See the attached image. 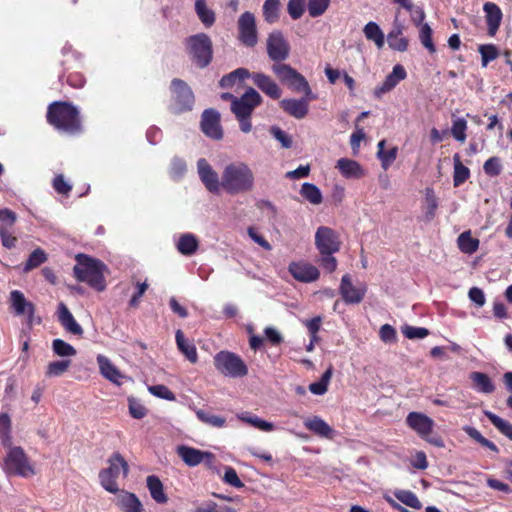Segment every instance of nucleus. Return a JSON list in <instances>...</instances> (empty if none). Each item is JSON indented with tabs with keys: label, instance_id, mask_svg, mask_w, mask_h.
I'll return each instance as SVG.
<instances>
[{
	"label": "nucleus",
	"instance_id": "nucleus-26",
	"mask_svg": "<svg viewBox=\"0 0 512 512\" xmlns=\"http://www.w3.org/2000/svg\"><path fill=\"white\" fill-rule=\"evenodd\" d=\"M116 505L124 512H142L143 506L134 493L120 491L116 497Z\"/></svg>",
	"mask_w": 512,
	"mask_h": 512
},
{
	"label": "nucleus",
	"instance_id": "nucleus-58",
	"mask_svg": "<svg viewBox=\"0 0 512 512\" xmlns=\"http://www.w3.org/2000/svg\"><path fill=\"white\" fill-rule=\"evenodd\" d=\"M187 166L186 162L179 158L175 157L171 161V167H170V175L173 179H180L184 176L186 173Z\"/></svg>",
	"mask_w": 512,
	"mask_h": 512
},
{
	"label": "nucleus",
	"instance_id": "nucleus-56",
	"mask_svg": "<svg viewBox=\"0 0 512 512\" xmlns=\"http://www.w3.org/2000/svg\"><path fill=\"white\" fill-rule=\"evenodd\" d=\"M17 220V215L14 211L3 208L0 209V227L5 230H10Z\"/></svg>",
	"mask_w": 512,
	"mask_h": 512
},
{
	"label": "nucleus",
	"instance_id": "nucleus-20",
	"mask_svg": "<svg viewBox=\"0 0 512 512\" xmlns=\"http://www.w3.org/2000/svg\"><path fill=\"white\" fill-rule=\"evenodd\" d=\"M406 76L407 73L404 67L400 64L395 65L392 72L386 76L383 83L376 87L374 91L375 96L380 98L383 94L388 93L394 89L400 81L404 80Z\"/></svg>",
	"mask_w": 512,
	"mask_h": 512
},
{
	"label": "nucleus",
	"instance_id": "nucleus-6",
	"mask_svg": "<svg viewBox=\"0 0 512 512\" xmlns=\"http://www.w3.org/2000/svg\"><path fill=\"white\" fill-rule=\"evenodd\" d=\"M189 55L199 68L207 67L213 57L212 41L205 33H198L186 40Z\"/></svg>",
	"mask_w": 512,
	"mask_h": 512
},
{
	"label": "nucleus",
	"instance_id": "nucleus-64",
	"mask_svg": "<svg viewBox=\"0 0 512 512\" xmlns=\"http://www.w3.org/2000/svg\"><path fill=\"white\" fill-rule=\"evenodd\" d=\"M129 412L135 419H142L147 414V409L136 399L129 398Z\"/></svg>",
	"mask_w": 512,
	"mask_h": 512
},
{
	"label": "nucleus",
	"instance_id": "nucleus-15",
	"mask_svg": "<svg viewBox=\"0 0 512 512\" xmlns=\"http://www.w3.org/2000/svg\"><path fill=\"white\" fill-rule=\"evenodd\" d=\"M315 245L319 253L338 252L341 242L336 231L327 226H320L315 233Z\"/></svg>",
	"mask_w": 512,
	"mask_h": 512
},
{
	"label": "nucleus",
	"instance_id": "nucleus-50",
	"mask_svg": "<svg viewBox=\"0 0 512 512\" xmlns=\"http://www.w3.org/2000/svg\"><path fill=\"white\" fill-rule=\"evenodd\" d=\"M467 121L464 118H456L452 122L451 134L460 143L466 141Z\"/></svg>",
	"mask_w": 512,
	"mask_h": 512
},
{
	"label": "nucleus",
	"instance_id": "nucleus-23",
	"mask_svg": "<svg viewBox=\"0 0 512 512\" xmlns=\"http://www.w3.org/2000/svg\"><path fill=\"white\" fill-rule=\"evenodd\" d=\"M58 320L62 327L70 334L82 336L83 328L81 325L75 320L72 313L69 311L67 306L64 303H60L58 305Z\"/></svg>",
	"mask_w": 512,
	"mask_h": 512
},
{
	"label": "nucleus",
	"instance_id": "nucleus-41",
	"mask_svg": "<svg viewBox=\"0 0 512 512\" xmlns=\"http://www.w3.org/2000/svg\"><path fill=\"white\" fill-rule=\"evenodd\" d=\"M280 5V0H265L262 11L266 22L273 24L278 21Z\"/></svg>",
	"mask_w": 512,
	"mask_h": 512
},
{
	"label": "nucleus",
	"instance_id": "nucleus-36",
	"mask_svg": "<svg viewBox=\"0 0 512 512\" xmlns=\"http://www.w3.org/2000/svg\"><path fill=\"white\" fill-rule=\"evenodd\" d=\"M457 244L461 252L465 254H473L479 248V240L471 236L470 231L462 232L457 238Z\"/></svg>",
	"mask_w": 512,
	"mask_h": 512
},
{
	"label": "nucleus",
	"instance_id": "nucleus-59",
	"mask_svg": "<svg viewBox=\"0 0 512 512\" xmlns=\"http://www.w3.org/2000/svg\"><path fill=\"white\" fill-rule=\"evenodd\" d=\"M484 172L489 176H498L502 171V165L498 157H490L483 165Z\"/></svg>",
	"mask_w": 512,
	"mask_h": 512
},
{
	"label": "nucleus",
	"instance_id": "nucleus-25",
	"mask_svg": "<svg viewBox=\"0 0 512 512\" xmlns=\"http://www.w3.org/2000/svg\"><path fill=\"white\" fill-rule=\"evenodd\" d=\"M304 426L309 431L323 438L333 439L335 435V431L333 430V428L318 416L307 418L304 421Z\"/></svg>",
	"mask_w": 512,
	"mask_h": 512
},
{
	"label": "nucleus",
	"instance_id": "nucleus-45",
	"mask_svg": "<svg viewBox=\"0 0 512 512\" xmlns=\"http://www.w3.org/2000/svg\"><path fill=\"white\" fill-rule=\"evenodd\" d=\"M196 416L201 422L211 427L222 428L226 424V419L224 417L211 414L202 409L196 410Z\"/></svg>",
	"mask_w": 512,
	"mask_h": 512
},
{
	"label": "nucleus",
	"instance_id": "nucleus-52",
	"mask_svg": "<svg viewBox=\"0 0 512 512\" xmlns=\"http://www.w3.org/2000/svg\"><path fill=\"white\" fill-rule=\"evenodd\" d=\"M478 51L481 55L482 67H486L489 62L495 60L499 55L497 47L493 44L480 45Z\"/></svg>",
	"mask_w": 512,
	"mask_h": 512
},
{
	"label": "nucleus",
	"instance_id": "nucleus-54",
	"mask_svg": "<svg viewBox=\"0 0 512 512\" xmlns=\"http://www.w3.org/2000/svg\"><path fill=\"white\" fill-rule=\"evenodd\" d=\"M419 38L422 45L427 48L430 53H434L436 51L435 45L432 41V29L428 23L421 25Z\"/></svg>",
	"mask_w": 512,
	"mask_h": 512
},
{
	"label": "nucleus",
	"instance_id": "nucleus-60",
	"mask_svg": "<svg viewBox=\"0 0 512 512\" xmlns=\"http://www.w3.org/2000/svg\"><path fill=\"white\" fill-rule=\"evenodd\" d=\"M335 252L320 253L319 263L327 272H334L337 268V260L333 256Z\"/></svg>",
	"mask_w": 512,
	"mask_h": 512
},
{
	"label": "nucleus",
	"instance_id": "nucleus-43",
	"mask_svg": "<svg viewBox=\"0 0 512 512\" xmlns=\"http://www.w3.org/2000/svg\"><path fill=\"white\" fill-rule=\"evenodd\" d=\"M463 431L483 447H486L495 453L499 452L498 447L492 441L485 438L475 427L466 425L463 427Z\"/></svg>",
	"mask_w": 512,
	"mask_h": 512
},
{
	"label": "nucleus",
	"instance_id": "nucleus-24",
	"mask_svg": "<svg viewBox=\"0 0 512 512\" xmlns=\"http://www.w3.org/2000/svg\"><path fill=\"white\" fill-rule=\"evenodd\" d=\"M336 168L340 171L341 175L347 179H359L365 175L364 169L361 165L349 158H340L336 163Z\"/></svg>",
	"mask_w": 512,
	"mask_h": 512
},
{
	"label": "nucleus",
	"instance_id": "nucleus-49",
	"mask_svg": "<svg viewBox=\"0 0 512 512\" xmlns=\"http://www.w3.org/2000/svg\"><path fill=\"white\" fill-rule=\"evenodd\" d=\"M52 350L59 357H72L77 354L76 349L62 339L52 341Z\"/></svg>",
	"mask_w": 512,
	"mask_h": 512
},
{
	"label": "nucleus",
	"instance_id": "nucleus-62",
	"mask_svg": "<svg viewBox=\"0 0 512 512\" xmlns=\"http://www.w3.org/2000/svg\"><path fill=\"white\" fill-rule=\"evenodd\" d=\"M271 135L281 143L283 148H290L292 146V138L278 126L270 128Z\"/></svg>",
	"mask_w": 512,
	"mask_h": 512
},
{
	"label": "nucleus",
	"instance_id": "nucleus-14",
	"mask_svg": "<svg viewBox=\"0 0 512 512\" xmlns=\"http://www.w3.org/2000/svg\"><path fill=\"white\" fill-rule=\"evenodd\" d=\"M197 172L201 182L210 193H220L221 189H223L222 179L219 180L218 173L205 158L198 159Z\"/></svg>",
	"mask_w": 512,
	"mask_h": 512
},
{
	"label": "nucleus",
	"instance_id": "nucleus-29",
	"mask_svg": "<svg viewBox=\"0 0 512 512\" xmlns=\"http://www.w3.org/2000/svg\"><path fill=\"white\" fill-rule=\"evenodd\" d=\"M287 86L296 93H303L308 99H317L306 78L298 71L287 83Z\"/></svg>",
	"mask_w": 512,
	"mask_h": 512
},
{
	"label": "nucleus",
	"instance_id": "nucleus-48",
	"mask_svg": "<svg viewBox=\"0 0 512 512\" xmlns=\"http://www.w3.org/2000/svg\"><path fill=\"white\" fill-rule=\"evenodd\" d=\"M47 260V255L45 251L41 248L35 249L28 257L25 265L24 272H28L32 269L39 267Z\"/></svg>",
	"mask_w": 512,
	"mask_h": 512
},
{
	"label": "nucleus",
	"instance_id": "nucleus-37",
	"mask_svg": "<svg viewBox=\"0 0 512 512\" xmlns=\"http://www.w3.org/2000/svg\"><path fill=\"white\" fill-rule=\"evenodd\" d=\"M363 32L365 37L368 40L373 41L379 49L384 46V34L377 23L373 21L368 22L365 25Z\"/></svg>",
	"mask_w": 512,
	"mask_h": 512
},
{
	"label": "nucleus",
	"instance_id": "nucleus-34",
	"mask_svg": "<svg viewBox=\"0 0 512 512\" xmlns=\"http://www.w3.org/2000/svg\"><path fill=\"white\" fill-rule=\"evenodd\" d=\"M237 418L242 422H245L254 428H257L264 432H272L275 430V425L272 422L261 419L260 417L253 415L248 412H243L237 415Z\"/></svg>",
	"mask_w": 512,
	"mask_h": 512
},
{
	"label": "nucleus",
	"instance_id": "nucleus-40",
	"mask_svg": "<svg viewBox=\"0 0 512 512\" xmlns=\"http://www.w3.org/2000/svg\"><path fill=\"white\" fill-rule=\"evenodd\" d=\"M484 415L491 421V423L507 438L512 441V424L494 414L491 411L485 410Z\"/></svg>",
	"mask_w": 512,
	"mask_h": 512
},
{
	"label": "nucleus",
	"instance_id": "nucleus-12",
	"mask_svg": "<svg viewBox=\"0 0 512 512\" xmlns=\"http://www.w3.org/2000/svg\"><path fill=\"white\" fill-rule=\"evenodd\" d=\"M290 53V45L281 31H273L267 38V54L275 62L286 60Z\"/></svg>",
	"mask_w": 512,
	"mask_h": 512
},
{
	"label": "nucleus",
	"instance_id": "nucleus-4",
	"mask_svg": "<svg viewBox=\"0 0 512 512\" xmlns=\"http://www.w3.org/2000/svg\"><path fill=\"white\" fill-rule=\"evenodd\" d=\"M261 103V95L254 88L249 87L231 105V111L238 120L242 132L249 133L252 130L251 115Z\"/></svg>",
	"mask_w": 512,
	"mask_h": 512
},
{
	"label": "nucleus",
	"instance_id": "nucleus-35",
	"mask_svg": "<svg viewBox=\"0 0 512 512\" xmlns=\"http://www.w3.org/2000/svg\"><path fill=\"white\" fill-rule=\"evenodd\" d=\"M251 76L250 72L246 68H237L234 71L224 75L219 85L222 88H232L237 83H241L246 78H249Z\"/></svg>",
	"mask_w": 512,
	"mask_h": 512
},
{
	"label": "nucleus",
	"instance_id": "nucleus-53",
	"mask_svg": "<svg viewBox=\"0 0 512 512\" xmlns=\"http://www.w3.org/2000/svg\"><path fill=\"white\" fill-rule=\"evenodd\" d=\"M331 0H308L307 9L311 17L323 15L330 5Z\"/></svg>",
	"mask_w": 512,
	"mask_h": 512
},
{
	"label": "nucleus",
	"instance_id": "nucleus-33",
	"mask_svg": "<svg viewBox=\"0 0 512 512\" xmlns=\"http://www.w3.org/2000/svg\"><path fill=\"white\" fill-rule=\"evenodd\" d=\"M147 488L150 492L153 500L159 504H164L167 502L168 498L164 493L163 484L160 479L155 475H150L146 479Z\"/></svg>",
	"mask_w": 512,
	"mask_h": 512
},
{
	"label": "nucleus",
	"instance_id": "nucleus-1",
	"mask_svg": "<svg viewBox=\"0 0 512 512\" xmlns=\"http://www.w3.org/2000/svg\"><path fill=\"white\" fill-rule=\"evenodd\" d=\"M223 190L230 195L244 194L255 187V175L243 161L227 164L222 171Z\"/></svg>",
	"mask_w": 512,
	"mask_h": 512
},
{
	"label": "nucleus",
	"instance_id": "nucleus-17",
	"mask_svg": "<svg viewBox=\"0 0 512 512\" xmlns=\"http://www.w3.org/2000/svg\"><path fill=\"white\" fill-rule=\"evenodd\" d=\"M201 129L203 133L214 140L223 137V130L220 125V114L214 109H206L201 117Z\"/></svg>",
	"mask_w": 512,
	"mask_h": 512
},
{
	"label": "nucleus",
	"instance_id": "nucleus-7",
	"mask_svg": "<svg viewBox=\"0 0 512 512\" xmlns=\"http://www.w3.org/2000/svg\"><path fill=\"white\" fill-rule=\"evenodd\" d=\"M214 366L218 372L226 377L241 378L248 374V368L237 354L222 350L213 357Z\"/></svg>",
	"mask_w": 512,
	"mask_h": 512
},
{
	"label": "nucleus",
	"instance_id": "nucleus-28",
	"mask_svg": "<svg viewBox=\"0 0 512 512\" xmlns=\"http://www.w3.org/2000/svg\"><path fill=\"white\" fill-rule=\"evenodd\" d=\"M97 362L99 365L100 373L104 378L114 384L121 385V379L123 378L122 374L106 356L98 355Z\"/></svg>",
	"mask_w": 512,
	"mask_h": 512
},
{
	"label": "nucleus",
	"instance_id": "nucleus-13",
	"mask_svg": "<svg viewBox=\"0 0 512 512\" xmlns=\"http://www.w3.org/2000/svg\"><path fill=\"white\" fill-rule=\"evenodd\" d=\"M366 292V284L354 285L349 274L342 276L339 293L346 304H359L364 299Z\"/></svg>",
	"mask_w": 512,
	"mask_h": 512
},
{
	"label": "nucleus",
	"instance_id": "nucleus-63",
	"mask_svg": "<svg viewBox=\"0 0 512 512\" xmlns=\"http://www.w3.org/2000/svg\"><path fill=\"white\" fill-rule=\"evenodd\" d=\"M305 0H289L287 10L290 17L294 20L299 19L304 12Z\"/></svg>",
	"mask_w": 512,
	"mask_h": 512
},
{
	"label": "nucleus",
	"instance_id": "nucleus-51",
	"mask_svg": "<svg viewBox=\"0 0 512 512\" xmlns=\"http://www.w3.org/2000/svg\"><path fill=\"white\" fill-rule=\"evenodd\" d=\"M71 365L70 360H57L50 362L46 369L47 377H59L64 374Z\"/></svg>",
	"mask_w": 512,
	"mask_h": 512
},
{
	"label": "nucleus",
	"instance_id": "nucleus-16",
	"mask_svg": "<svg viewBox=\"0 0 512 512\" xmlns=\"http://www.w3.org/2000/svg\"><path fill=\"white\" fill-rule=\"evenodd\" d=\"M177 455L189 467H195L200 463L207 461L212 463L214 455L208 451H202L187 445H179L176 448Z\"/></svg>",
	"mask_w": 512,
	"mask_h": 512
},
{
	"label": "nucleus",
	"instance_id": "nucleus-61",
	"mask_svg": "<svg viewBox=\"0 0 512 512\" xmlns=\"http://www.w3.org/2000/svg\"><path fill=\"white\" fill-rule=\"evenodd\" d=\"M52 186L58 194L68 195L72 190V185L65 180L62 174L56 175L53 179Z\"/></svg>",
	"mask_w": 512,
	"mask_h": 512
},
{
	"label": "nucleus",
	"instance_id": "nucleus-32",
	"mask_svg": "<svg viewBox=\"0 0 512 512\" xmlns=\"http://www.w3.org/2000/svg\"><path fill=\"white\" fill-rule=\"evenodd\" d=\"M475 389L484 394H491L495 391V385L491 378L483 372H472L470 374Z\"/></svg>",
	"mask_w": 512,
	"mask_h": 512
},
{
	"label": "nucleus",
	"instance_id": "nucleus-2",
	"mask_svg": "<svg viewBox=\"0 0 512 512\" xmlns=\"http://www.w3.org/2000/svg\"><path fill=\"white\" fill-rule=\"evenodd\" d=\"M47 121L59 131L74 134L81 131L79 111L68 102L55 101L48 106Z\"/></svg>",
	"mask_w": 512,
	"mask_h": 512
},
{
	"label": "nucleus",
	"instance_id": "nucleus-55",
	"mask_svg": "<svg viewBox=\"0 0 512 512\" xmlns=\"http://www.w3.org/2000/svg\"><path fill=\"white\" fill-rule=\"evenodd\" d=\"M402 334L408 339H423L429 335V330L424 327L404 325L401 328Z\"/></svg>",
	"mask_w": 512,
	"mask_h": 512
},
{
	"label": "nucleus",
	"instance_id": "nucleus-9",
	"mask_svg": "<svg viewBox=\"0 0 512 512\" xmlns=\"http://www.w3.org/2000/svg\"><path fill=\"white\" fill-rule=\"evenodd\" d=\"M4 471L8 475L31 477L35 474L24 450L19 447L10 448L4 459Z\"/></svg>",
	"mask_w": 512,
	"mask_h": 512
},
{
	"label": "nucleus",
	"instance_id": "nucleus-27",
	"mask_svg": "<svg viewBox=\"0 0 512 512\" xmlns=\"http://www.w3.org/2000/svg\"><path fill=\"white\" fill-rule=\"evenodd\" d=\"M10 302L11 307L14 309L15 313L18 315L27 314L28 316H32L34 314L35 308L33 303L26 300L24 294L19 290H13L10 293Z\"/></svg>",
	"mask_w": 512,
	"mask_h": 512
},
{
	"label": "nucleus",
	"instance_id": "nucleus-38",
	"mask_svg": "<svg viewBox=\"0 0 512 512\" xmlns=\"http://www.w3.org/2000/svg\"><path fill=\"white\" fill-rule=\"evenodd\" d=\"M195 11L201 22L206 27H211L215 23V13L213 10L208 8L206 0H196Z\"/></svg>",
	"mask_w": 512,
	"mask_h": 512
},
{
	"label": "nucleus",
	"instance_id": "nucleus-5",
	"mask_svg": "<svg viewBox=\"0 0 512 512\" xmlns=\"http://www.w3.org/2000/svg\"><path fill=\"white\" fill-rule=\"evenodd\" d=\"M108 464V468L102 469L99 473L100 484L106 491L117 493L119 488L116 479L121 473L126 477L129 472V466L127 461L118 452L111 455L108 459Z\"/></svg>",
	"mask_w": 512,
	"mask_h": 512
},
{
	"label": "nucleus",
	"instance_id": "nucleus-22",
	"mask_svg": "<svg viewBox=\"0 0 512 512\" xmlns=\"http://www.w3.org/2000/svg\"><path fill=\"white\" fill-rule=\"evenodd\" d=\"M485 20L488 28V35L493 37L496 35L503 18V14L499 6L493 2H486L483 5Z\"/></svg>",
	"mask_w": 512,
	"mask_h": 512
},
{
	"label": "nucleus",
	"instance_id": "nucleus-44",
	"mask_svg": "<svg viewBox=\"0 0 512 512\" xmlns=\"http://www.w3.org/2000/svg\"><path fill=\"white\" fill-rule=\"evenodd\" d=\"M395 498L403 503L404 505L413 508V509H421L422 503L418 499L415 493L409 490H396L394 492Z\"/></svg>",
	"mask_w": 512,
	"mask_h": 512
},
{
	"label": "nucleus",
	"instance_id": "nucleus-42",
	"mask_svg": "<svg viewBox=\"0 0 512 512\" xmlns=\"http://www.w3.org/2000/svg\"><path fill=\"white\" fill-rule=\"evenodd\" d=\"M453 161H454L453 182H454V186L458 187L469 178L470 170L462 164L459 154H455L453 156Z\"/></svg>",
	"mask_w": 512,
	"mask_h": 512
},
{
	"label": "nucleus",
	"instance_id": "nucleus-3",
	"mask_svg": "<svg viewBox=\"0 0 512 512\" xmlns=\"http://www.w3.org/2000/svg\"><path fill=\"white\" fill-rule=\"evenodd\" d=\"M76 261L77 263L73 268L76 279L87 283L97 291L105 290L104 271L106 270V265L102 261L85 254H78Z\"/></svg>",
	"mask_w": 512,
	"mask_h": 512
},
{
	"label": "nucleus",
	"instance_id": "nucleus-39",
	"mask_svg": "<svg viewBox=\"0 0 512 512\" xmlns=\"http://www.w3.org/2000/svg\"><path fill=\"white\" fill-rule=\"evenodd\" d=\"M300 194L303 198L309 201L313 205H318L322 203L323 197L320 189L309 182H305L302 184Z\"/></svg>",
	"mask_w": 512,
	"mask_h": 512
},
{
	"label": "nucleus",
	"instance_id": "nucleus-18",
	"mask_svg": "<svg viewBox=\"0 0 512 512\" xmlns=\"http://www.w3.org/2000/svg\"><path fill=\"white\" fill-rule=\"evenodd\" d=\"M288 271L294 279L302 283L314 282L320 276L318 268L306 261L291 262Z\"/></svg>",
	"mask_w": 512,
	"mask_h": 512
},
{
	"label": "nucleus",
	"instance_id": "nucleus-10",
	"mask_svg": "<svg viewBox=\"0 0 512 512\" xmlns=\"http://www.w3.org/2000/svg\"><path fill=\"white\" fill-rule=\"evenodd\" d=\"M172 102L170 110L173 113H183L192 109L194 94L183 80L175 78L171 82Z\"/></svg>",
	"mask_w": 512,
	"mask_h": 512
},
{
	"label": "nucleus",
	"instance_id": "nucleus-46",
	"mask_svg": "<svg viewBox=\"0 0 512 512\" xmlns=\"http://www.w3.org/2000/svg\"><path fill=\"white\" fill-rule=\"evenodd\" d=\"M425 203V218L426 220L431 221L435 217V213L438 207L437 197L435 195L433 188L431 187L425 188Z\"/></svg>",
	"mask_w": 512,
	"mask_h": 512
},
{
	"label": "nucleus",
	"instance_id": "nucleus-11",
	"mask_svg": "<svg viewBox=\"0 0 512 512\" xmlns=\"http://www.w3.org/2000/svg\"><path fill=\"white\" fill-rule=\"evenodd\" d=\"M238 39L246 47H254L258 42L255 16L249 11L238 19Z\"/></svg>",
	"mask_w": 512,
	"mask_h": 512
},
{
	"label": "nucleus",
	"instance_id": "nucleus-19",
	"mask_svg": "<svg viewBox=\"0 0 512 512\" xmlns=\"http://www.w3.org/2000/svg\"><path fill=\"white\" fill-rule=\"evenodd\" d=\"M313 99H308L304 96L301 99L295 98H287L280 101V107L290 116L296 119H303L309 111V101Z\"/></svg>",
	"mask_w": 512,
	"mask_h": 512
},
{
	"label": "nucleus",
	"instance_id": "nucleus-57",
	"mask_svg": "<svg viewBox=\"0 0 512 512\" xmlns=\"http://www.w3.org/2000/svg\"><path fill=\"white\" fill-rule=\"evenodd\" d=\"M148 391L153 395L161 399L173 401L175 400L174 393L165 385H152L148 387Z\"/></svg>",
	"mask_w": 512,
	"mask_h": 512
},
{
	"label": "nucleus",
	"instance_id": "nucleus-47",
	"mask_svg": "<svg viewBox=\"0 0 512 512\" xmlns=\"http://www.w3.org/2000/svg\"><path fill=\"white\" fill-rule=\"evenodd\" d=\"M272 71L278 79L286 85L297 72V70L290 65L283 63L274 64L272 66Z\"/></svg>",
	"mask_w": 512,
	"mask_h": 512
},
{
	"label": "nucleus",
	"instance_id": "nucleus-8",
	"mask_svg": "<svg viewBox=\"0 0 512 512\" xmlns=\"http://www.w3.org/2000/svg\"><path fill=\"white\" fill-rule=\"evenodd\" d=\"M407 426L417 433L419 437L431 445L443 448L444 440L440 436H430L434 428V420L421 412H410L406 417Z\"/></svg>",
	"mask_w": 512,
	"mask_h": 512
},
{
	"label": "nucleus",
	"instance_id": "nucleus-31",
	"mask_svg": "<svg viewBox=\"0 0 512 512\" xmlns=\"http://www.w3.org/2000/svg\"><path fill=\"white\" fill-rule=\"evenodd\" d=\"M177 250L186 256L193 255L199 247V241L191 233H185L180 236L176 244Z\"/></svg>",
	"mask_w": 512,
	"mask_h": 512
},
{
	"label": "nucleus",
	"instance_id": "nucleus-30",
	"mask_svg": "<svg viewBox=\"0 0 512 512\" xmlns=\"http://www.w3.org/2000/svg\"><path fill=\"white\" fill-rule=\"evenodd\" d=\"M175 338L180 352L183 353L191 363H196L198 361V354L195 345L184 337L181 330L176 331Z\"/></svg>",
	"mask_w": 512,
	"mask_h": 512
},
{
	"label": "nucleus",
	"instance_id": "nucleus-21",
	"mask_svg": "<svg viewBox=\"0 0 512 512\" xmlns=\"http://www.w3.org/2000/svg\"><path fill=\"white\" fill-rule=\"evenodd\" d=\"M250 77L254 84L268 97L275 100L281 97L280 87L270 76L264 73H253Z\"/></svg>",
	"mask_w": 512,
	"mask_h": 512
}]
</instances>
